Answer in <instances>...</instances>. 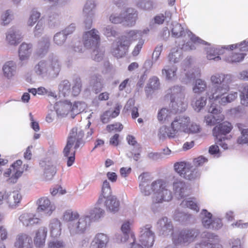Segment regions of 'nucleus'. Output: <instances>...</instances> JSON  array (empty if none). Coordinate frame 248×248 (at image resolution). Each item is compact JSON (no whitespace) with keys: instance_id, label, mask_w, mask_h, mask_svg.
<instances>
[{"instance_id":"nucleus-32","label":"nucleus","mask_w":248,"mask_h":248,"mask_svg":"<svg viewBox=\"0 0 248 248\" xmlns=\"http://www.w3.org/2000/svg\"><path fill=\"white\" fill-rule=\"evenodd\" d=\"M177 70V66L170 63L165 65L162 70V74L165 77L167 80H172L176 75V71Z\"/></svg>"},{"instance_id":"nucleus-48","label":"nucleus","mask_w":248,"mask_h":248,"mask_svg":"<svg viewBox=\"0 0 248 248\" xmlns=\"http://www.w3.org/2000/svg\"><path fill=\"white\" fill-rule=\"evenodd\" d=\"M56 172V167L50 163L46 164L44 168V176L46 180H51Z\"/></svg>"},{"instance_id":"nucleus-36","label":"nucleus","mask_w":248,"mask_h":248,"mask_svg":"<svg viewBox=\"0 0 248 248\" xmlns=\"http://www.w3.org/2000/svg\"><path fill=\"white\" fill-rule=\"evenodd\" d=\"M160 85L159 80L156 77H153L150 78L149 82L145 89V92L147 96L151 95L154 90H157Z\"/></svg>"},{"instance_id":"nucleus-17","label":"nucleus","mask_w":248,"mask_h":248,"mask_svg":"<svg viewBox=\"0 0 248 248\" xmlns=\"http://www.w3.org/2000/svg\"><path fill=\"white\" fill-rule=\"evenodd\" d=\"M36 204L38 205L37 212H44L48 216H50L56 208L55 205L47 197L39 199L36 202Z\"/></svg>"},{"instance_id":"nucleus-63","label":"nucleus","mask_w":248,"mask_h":248,"mask_svg":"<svg viewBox=\"0 0 248 248\" xmlns=\"http://www.w3.org/2000/svg\"><path fill=\"white\" fill-rule=\"evenodd\" d=\"M41 16V14L36 10H32L29 19L28 21V25L29 26L32 27L38 20Z\"/></svg>"},{"instance_id":"nucleus-16","label":"nucleus","mask_w":248,"mask_h":248,"mask_svg":"<svg viewBox=\"0 0 248 248\" xmlns=\"http://www.w3.org/2000/svg\"><path fill=\"white\" fill-rule=\"evenodd\" d=\"M172 189L177 198H184L188 195V186L185 182L180 179H175L172 183Z\"/></svg>"},{"instance_id":"nucleus-60","label":"nucleus","mask_w":248,"mask_h":248,"mask_svg":"<svg viewBox=\"0 0 248 248\" xmlns=\"http://www.w3.org/2000/svg\"><path fill=\"white\" fill-rule=\"evenodd\" d=\"M94 48L95 49L92 53V59L95 61L100 62L103 59L105 51L104 49L100 48L98 46Z\"/></svg>"},{"instance_id":"nucleus-47","label":"nucleus","mask_w":248,"mask_h":248,"mask_svg":"<svg viewBox=\"0 0 248 248\" xmlns=\"http://www.w3.org/2000/svg\"><path fill=\"white\" fill-rule=\"evenodd\" d=\"M95 4L93 0H88L83 8L84 16H93Z\"/></svg>"},{"instance_id":"nucleus-20","label":"nucleus","mask_w":248,"mask_h":248,"mask_svg":"<svg viewBox=\"0 0 248 248\" xmlns=\"http://www.w3.org/2000/svg\"><path fill=\"white\" fill-rule=\"evenodd\" d=\"M232 128V126L230 123L224 122L213 128V134L217 139H219V141L221 142V138L223 137V136H225L230 133Z\"/></svg>"},{"instance_id":"nucleus-38","label":"nucleus","mask_w":248,"mask_h":248,"mask_svg":"<svg viewBox=\"0 0 248 248\" xmlns=\"http://www.w3.org/2000/svg\"><path fill=\"white\" fill-rule=\"evenodd\" d=\"M50 235L52 237H57L61 233V222L57 219L52 220L49 224Z\"/></svg>"},{"instance_id":"nucleus-49","label":"nucleus","mask_w":248,"mask_h":248,"mask_svg":"<svg viewBox=\"0 0 248 248\" xmlns=\"http://www.w3.org/2000/svg\"><path fill=\"white\" fill-rule=\"evenodd\" d=\"M189 167V163L185 161L178 162L174 164V169L182 177Z\"/></svg>"},{"instance_id":"nucleus-7","label":"nucleus","mask_w":248,"mask_h":248,"mask_svg":"<svg viewBox=\"0 0 248 248\" xmlns=\"http://www.w3.org/2000/svg\"><path fill=\"white\" fill-rule=\"evenodd\" d=\"M151 228V225L147 224L141 228L140 232L139 241L147 248L152 247L155 241V234Z\"/></svg>"},{"instance_id":"nucleus-25","label":"nucleus","mask_w":248,"mask_h":248,"mask_svg":"<svg viewBox=\"0 0 248 248\" xmlns=\"http://www.w3.org/2000/svg\"><path fill=\"white\" fill-rule=\"evenodd\" d=\"M120 204V201L115 196L108 198L105 202L107 211L113 214L119 210Z\"/></svg>"},{"instance_id":"nucleus-8","label":"nucleus","mask_w":248,"mask_h":248,"mask_svg":"<svg viewBox=\"0 0 248 248\" xmlns=\"http://www.w3.org/2000/svg\"><path fill=\"white\" fill-rule=\"evenodd\" d=\"M208 114L205 116V121L208 125H214L219 123L223 119V116L220 114L221 108L219 106L212 104L208 108Z\"/></svg>"},{"instance_id":"nucleus-56","label":"nucleus","mask_w":248,"mask_h":248,"mask_svg":"<svg viewBox=\"0 0 248 248\" xmlns=\"http://www.w3.org/2000/svg\"><path fill=\"white\" fill-rule=\"evenodd\" d=\"M67 36L62 31L56 33L53 37V41L55 44L58 46H62L66 41Z\"/></svg>"},{"instance_id":"nucleus-14","label":"nucleus","mask_w":248,"mask_h":248,"mask_svg":"<svg viewBox=\"0 0 248 248\" xmlns=\"http://www.w3.org/2000/svg\"><path fill=\"white\" fill-rule=\"evenodd\" d=\"M89 219V217H85L84 215L80 217H79L73 223H69L68 225L71 234L75 235L84 232L86 229Z\"/></svg>"},{"instance_id":"nucleus-62","label":"nucleus","mask_w":248,"mask_h":248,"mask_svg":"<svg viewBox=\"0 0 248 248\" xmlns=\"http://www.w3.org/2000/svg\"><path fill=\"white\" fill-rule=\"evenodd\" d=\"M103 33L107 37H115L118 35V32L115 28L111 25H108L103 29Z\"/></svg>"},{"instance_id":"nucleus-27","label":"nucleus","mask_w":248,"mask_h":248,"mask_svg":"<svg viewBox=\"0 0 248 248\" xmlns=\"http://www.w3.org/2000/svg\"><path fill=\"white\" fill-rule=\"evenodd\" d=\"M22 200V196L18 191L8 193L7 204L9 208L15 209L17 207Z\"/></svg>"},{"instance_id":"nucleus-1","label":"nucleus","mask_w":248,"mask_h":248,"mask_svg":"<svg viewBox=\"0 0 248 248\" xmlns=\"http://www.w3.org/2000/svg\"><path fill=\"white\" fill-rule=\"evenodd\" d=\"M212 88L211 93L212 98L220 100L218 102L221 105H225L234 101L237 97L238 93L233 92L224 96L229 91V85L232 81V76L231 74L217 73L211 77Z\"/></svg>"},{"instance_id":"nucleus-10","label":"nucleus","mask_w":248,"mask_h":248,"mask_svg":"<svg viewBox=\"0 0 248 248\" xmlns=\"http://www.w3.org/2000/svg\"><path fill=\"white\" fill-rule=\"evenodd\" d=\"M201 237L206 240L197 243L195 248H215V245L220 244L218 236L213 233L203 232L201 234Z\"/></svg>"},{"instance_id":"nucleus-37","label":"nucleus","mask_w":248,"mask_h":248,"mask_svg":"<svg viewBox=\"0 0 248 248\" xmlns=\"http://www.w3.org/2000/svg\"><path fill=\"white\" fill-rule=\"evenodd\" d=\"M173 132L170 126L163 125L158 130V137L159 140H165L167 138L172 139L175 138V135L172 134Z\"/></svg>"},{"instance_id":"nucleus-5","label":"nucleus","mask_w":248,"mask_h":248,"mask_svg":"<svg viewBox=\"0 0 248 248\" xmlns=\"http://www.w3.org/2000/svg\"><path fill=\"white\" fill-rule=\"evenodd\" d=\"M200 233L196 228L183 229L172 236V240L175 245H187L195 241Z\"/></svg>"},{"instance_id":"nucleus-11","label":"nucleus","mask_w":248,"mask_h":248,"mask_svg":"<svg viewBox=\"0 0 248 248\" xmlns=\"http://www.w3.org/2000/svg\"><path fill=\"white\" fill-rule=\"evenodd\" d=\"M159 191L155 193V197L154 200V202L152 205V209L154 212H156L159 211L158 209V204L163 202H169L172 199V195L171 192L165 188V186L161 189Z\"/></svg>"},{"instance_id":"nucleus-57","label":"nucleus","mask_w":248,"mask_h":248,"mask_svg":"<svg viewBox=\"0 0 248 248\" xmlns=\"http://www.w3.org/2000/svg\"><path fill=\"white\" fill-rule=\"evenodd\" d=\"M86 107V104L83 102H75L73 105H72L71 111L76 115L84 111Z\"/></svg>"},{"instance_id":"nucleus-43","label":"nucleus","mask_w":248,"mask_h":248,"mask_svg":"<svg viewBox=\"0 0 248 248\" xmlns=\"http://www.w3.org/2000/svg\"><path fill=\"white\" fill-rule=\"evenodd\" d=\"M105 214V211L103 209L100 208H94L93 209L91 210L89 213V215H85V217H88L89 219L88 220V223L91 220H95L98 219L101 217L103 216Z\"/></svg>"},{"instance_id":"nucleus-52","label":"nucleus","mask_w":248,"mask_h":248,"mask_svg":"<svg viewBox=\"0 0 248 248\" xmlns=\"http://www.w3.org/2000/svg\"><path fill=\"white\" fill-rule=\"evenodd\" d=\"M241 103L242 105L248 107V85H243L240 90Z\"/></svg>"},{"instance_id":"nucleus-50","label":"nucleus","mask_w":248,"mask_h":248,"mask_svg":"<svg viewBox=\"0 0 248 248\" xmlns=\"http://www.w3.org/2000/svg\"><path fill=\"white\" fill-rule=\"evenodd\" d=\"M207 87L206 82L201 79H197L193 87L194 93H200L204 91Z\"/></svg>"},{"instance_id":"nucleus-58","label":"nucleus","mask_w":248,"mask_h":248,"mask_svg":"<svg viewBox=\"0 0 248 248\" xmlns=\"http://www.w3.org/2000/svg\"><path fill=\"white\" fill-rule=\"evenodd\" d=\"M244 53H234L224 58V60L230 63L238 62L242 61L245 57Z\"/></svg>"},{"instance_id":"nucleus-46","label":"nucleus","mask_w":248,"mask_h":248,"mask_svg":"<svg viewBox=\"0 0 248 248\" xmlns=\"http://www.w3.org/2000/svg\"><path fill=\"white\" fill-rule=\"evenodd\" d=\"M180 205L182 207H188L196 212H199L200 208L195 201V199L189 198L188 200L185 199L181 202Z\"/></svg>"},{"instance_id":"nucleus-2","label":"nucleus","mask_w":248,"mask_h":248,"mask_svg":"<svg viewBox=\"0 0 248 248\" xmlns=\"http://www.w3.org/2000/svg\"><path fill=\"white\" fill-rule=\"evenodd\" d=\"M84 131L81 128L75 127L70 131L63 151L64 156L67 157L68 167L71 166L75 161L76 151L84 145Z\"/></svg>"},{"instance_id":"nucleus-42","label":"nucleus","mask_w":248,"mask_h":248,"mask_svg":"<svg viewBox=\"0 0 248 248\" xmlns=\"http://www.w3.org/2000/svg\"><path fill=\"white\" fill-rule=\"evenodd\" d=\"M201 215L203 226L206 229H210L213 220L212 218V214L208 212L206 210L203 209L201 212Z\"/></svg>"},{"instance_id":"nucleus-35","label":"nucleus","mask_w":248,"mask_h":248,"mask_svg":"<svg viewBox=\"0 0 248 248\" xmlns=\"http://www.w3.org/2000/svg\"><path fill=\"white\" fill-rule=\"evenodd\" d=\"M184 175L182 177L189 180H192L198 179L201 175V173L198 169L194 167L189 163V167L184 172Z\"/></svg>"},{"instance_id":"nucleus-22","label":"nucleus","mask_w":248,"mask_h":248,"mask_svg":"<svg viewBox=\"0 0 248 248\" xmlns=\"http://www.w3.org/2000/svg\"><path fill=\"white\" fill-rule=\"evenodd\" d=\"M15 245L17 248H32V239L26 234H19Z\"/></svg>"},{"instance_id":"nucleus-23","label":"nucleus","mask_w":248,"mask_h":248,"mask_svg":"<svg viewBox=\"0 0 248 248\" xmlns=\"http://www.w3.org/2000/svg\"><path fill=\"white\" fill-rule=\"evenodd\" d=\"M22 36L20 31L11 28L7 32L6 40L11 45L16 46L21 41Z\"/></svg>"},{"instance_id":"nucleus-21","label":"nucleus","mask_w":248,"mask_h":248,"mask_svg":"<svg viewBox=\"0 0 248 248\" xmlns=\"http://www.w3.org/2000/svg\"><path fill=\"white\" fill-rule=\"evenodd\" d=\"M173 218L175 221L179 222L182 224L187 225L191 222L193 217L191 214L176 209L173 213Z\"/></svg>"},{"instance_id":"nucleus-41","label":"nucleus","mask_w":248,"mask_h":248,"mask_svg":"<svg viewBox=\"0 0 248 248\" xmlns=\"http://www.w3.org/2000/svg\"><path fill=\"white\" fill-rule=\"evenodd\" d=\"M171 33L172 36L178 38L185 35V31L182 25L174 22L171 24Z\"/></svg>"},{"instance_id":"nucleus-39","label":"nucleus","mask_w":248,"mask_h":248,"mask_svg":"<svg viewBox=\"0 0 248 248\" xmlns=\"http://www.w3.org/2000/svg\"><path fill=\"white\" fill-rule=\"evenodd\" d=\"M58 89L60 95L68 96L71 93V84L68 80L64 79L60 82Z\"/></svg>"},{"instance_id":"nucleus-24","label":"nucleus","mask_w":248,"mask_h":248,"mask_svg":"<svg viewBox=\"0 0 248 248\" xmlns=\"http://www.w3.org/2000/svg\"><path fill=\"white\" fill-rule=\"evenodd\" d=\"M71 107L72 103L67 100L57 102L54 107L57 114L59 115H67L71 111Z\"/></svg>"},{"instance_id":"nucleus-29","label":"nucleus","mask_w":248,"mask_h":248,"mask_svg":"<svg viewBox=\"0 0 248 248\" xmlns=\"http://www.w3.org/2000/svg\"><path fill=\"white\" fill-rule=\"evenodd\" d=\"M109 241V238L108 235L99 233L95 235L93 243L95 248H106Z\"/></svg>"},{"instance_id":"nucleus-59","label":"nucleus","mask_w":248,"mask_h":248,"mask_svg":"<svg viewBox=\"0 0 248 248\" xmlns=\"http://www.w3.org/2000/svg\"><path fill=\"white\" fill-rule=\"evenodd\" d=\"M48 24L51 28H54L60 24V16L57 13H53L48 17Z\"/></svg>"},{"instance_id":"nucleus-45","label":"nucleus","mask_w":248,"mask_h":248,"mask_svg":"<svg viewBox=\"0 0 248 248\" xmlns=\"http://www.w3.org/2000/svg\"><path fill=\"white\" fill-rule=\"evenodd\" d=\"M149 174L147 172H143L139 177V179L140 181L139 186L141 192L145 196H148L150 192L148 190L147 191L145 190L144 188H143V186H145L146 184H148V182H149Z\"/></svg>"},{"instance_id":"nucleus-61","label":"nucleus","mask_w":248,"mask_h":248,"mask_svg":"<svg viewBox=\"0 0 248 248\" xmlns=\"http://www.w3.org/2000/svg\"><path fill=\"white\" fill-rule=\"evenodd\" d=\"M111 189L109 183L107 180L103 182L102 186V195L104 198L107 199L111 197Z\"/></svg>"},{"instance_id":"nucleus-18","label":"nucleus","mask_w":248,"mask_h":248,"mask_svg":"<svg viewBox=\"0 0 248 248\" xmlns=\"http://www.w3.org/2000/svg\"><path fill=\"white\" fill-rule=\"evenodd\" d=\"M188 36L190 37L191 41L187 42L186 44H183L181 46L179 45V49L184 51H187L195 49L193 44H199L210 46V44L208 42L202 40L199 37L196 36L189 31H187Z\"/></svg>"},{"instance_id":"nucleus-6","label":"nucleus","mask_w":248,"mask_h":248,"mask_svg":"<svg viewBox=\"0 0 248 248\" xmlns=\"http://www.w3.org/2000/svg\"><path fill=\"white\" fill-rule=\"evenodd\" d=\"M130 41L127 36H122L113 43L111 53L118 58L124 57L127 52Z\"/></svg>"},{"instance_id":"nucleus-34","label":"nucleus","mask_w":248,"mask_h":248,"mask_svg":"<svg viewBox=\"0 0 248 248\" xmlns=\"http://www.w3.org/2000/svg\"><path fill=\"white\" fill-rule=\"evenodd\" d=\"M32 45L31 44L23 43L20 46L18 53L21 61L26 60L30 57L32 51Z\"/></svg>"},{"instance_id":"nucleus-28","label":"nucleus","mask_w":248,"mask_h":248,"mask_svg":"<svg viewBox=\"0 0 248 248\" xmlns=\"http://www.w3.org/2000/svg\"><path fill=\"white\" fill-rule=\"evenodd\" d=\"M22 162L21 160H18L14 163L9 169L8 171L5 173L8 176L11 175L15 179H18L23 173V169L21 168Z\"/></svg>"},{"instance_id":"nucleus-33","label":"nucleus","mask_w":248,"mask_h":248,"mask_svg":"<svg viewBox=\"0 0 248 248\" xmlns=\"http://www.w3.org/2000/svg\"><path fill=\"white\" fill-rule=\"evenodd\" d=\"M16 69V64L13 61L7 62L2 67L4 76L8 78H12L15 75Z\"/></svg>"},{"instance_id":"nucleus-31","label":"nucleus","mask_w":248,"mask_h":248,"mask_svg":"<svg viewBox=\"0 0 248 248\" xmlns=\"http://www.w3.org/2000/svg\"><path fill=\"white\" fill-rule=\"evenodd\" d=\"M47 232V229L45 227H41L38 230L34 239V244L36 247H41L44 245Z\"/></svg>"},{"instance_id":"nucleus-19","label":"nucleus","mask_w":248,"mask_h":248,"mask_svg":"<svg viewBox=\"0 0 248 248\" xmlns=\"http://www.w3.org/2000/svg\"><path fill=\"white\" fill-rule=\"evenodd\" d=\"M104 80L99 74L92 75L90 78L89 86L93 92L95 93H100L104 88Z\"/></svg>"},{"instance_id":"nucleus-44","label":"nucleus","mask_w":248,"mask_h":248,"mask_svg":"<svg viewBox=\"0 0 248 248\" xmlns=\"http://www.w3.org/2000/svg\"><path fill=\"white\" fill-rule=\"evenodd\" d=\"M149 32L148 28L145 29L142 31L141 30H131L127 32V35L129 38L134 40L142 38L144 35L147 34Z\"/></svg>"},{"instance_id":"nucleus-30","label":"nucleus","mask_w":248,"mask_h":248,"mask_svg":"<svg viewBox=\"0 0 248 248\" xmlns=\"http://www.w3.org/2000/svg\"><path fill=\"white\" fill-rule=\"evenodd\" d=\"M123 15L124 17V21L127 23V25L132 26L135 24L138 13L134 9L127 8L123 12Z\"/></svg>"},{"instance_id":"nucleus-26","label":"nucleus","mask_w":248,"mask_h":248,"mask_svg":"<svg viewBox=\"0 0 248 248\" xmlns=\"http://www.w3.org/2000/svg\"><path fill=\"white\" fill-rule=\"evenodd\" d=\"M49 46V38L47 37H42L38 42L36 54L41 57H44L47 53Z\"/></svg>"},{"instance_id":"nucleus-55","label":"nucleus","mask_w":248,"mask_h":248,"mask_svg":"<svg viewBox=\"0 0 248 248\" xmlns=\"http://www.w3.org/2000/svg\"><path fill=\"white\" fill-rule=\"evenodd\" d=\"M168 58L170 62L177 63L183 58L182 51L178 48L175 51L173 50L169 54Z\"/></svg>"},{"instance_id":"nucleus-53","label":"nucleus","mask_w":248,"mask_h":248,"mask_svg":"<svg viewBox=\"0 0 248 248\" xmlns=\"http://www.w3.org/2000/svg\"><path fill=\"white\" fill-rule=\"evenodd\" d=\"M79 217V214L77 212H73L71 210L65 211L63 214V220L69 223H73Z\"/></svg>"},{"instance_id":"nucleus-3","label":"nucleus","mask_w":248,"mask_h":248,"mask_svg":"<svg viewBox=\"0 0 248 248\" xmlns=\"http://www.w3.org/2000/svg\"><path fill=\"white\" fill-rule=\"evenodd\" d=\"M61 68V62L57 55L51 54L48 60H41L36 64L34 68L35 73L42 78H56Z\"/></svg>"},{"instance_id":"nucleus-15","label":"nucleus","mask_w":248,"mask_h":248,"mask_svg":"<svg viewBox=\"0 0 248 248\" xmlns=\"http://www.w3.org/2000/svg\"><path fill=\"white\" fill-rule=\"evenodd\" d=\"M237 47V44L232 45L228 46H218V47H212L206 48L207 58L208 60H214L218 61L221 60L219 56H216V55H221L225 53V51H229L230 50H233Z\"/></svg>"},{"instance_id":"nucleus-64","label":"nucleus","mask_w":248,"mask_h":248,"mask_svg":"<svg viewBox=\"0 0 248 248\" xmlns=\"http://www.w3.org/2000/svg\"><path fill=\"white\" fill-rule=\"evenodd\" d=\"M123 12L120 14L113 13L109 16L110 21L114 24H119L124 21Z\"/></svg>"},{"instance_id":"nucleus-9","label":"nucleus","mask_w":248,"mask_h":248,"mask_svg":"<svg viewBox=\"0 0 248 248\" xmlns=\"http://www.w3.org/2000/svg\"><path fill=\"white\" fill-rule=\"evenodd\" d=\"M156 229L160 236H168L174 234L173 223L171 220L167 217H164L158 220Z\"/></svg>"},{"instance_id":"nucleus-4","label":"nucleus","mask_w":248,"mask_h":248,"mask_svg":"<svg viewBox=\"0 0 248 248\" xmlns=\"http://www.w3.org/2000/svg\"><path fill=\"white\" fill-rule=\"evenodd\" d=\"M185 92V87L178 85L167 90L166 95L170 98V107L173 113L181 112L186 110V105L184 103Z\"/></svg>"},{"instance_id":"nucleus-51","label":"nucleus","mask_w":248,"mask_h":248,"mask_svg":"<svg viewBox=\"0 0 248 248\" xmlns=\"http://www.w3.org/2000/svg\"><path fill=\"white\" fill-rule=\"evenodd\" d=\"M207 97L201 96L195 101H192V105L194 109L197 111H200L206 104Z\"/></svg>"},{"instance_id":"nucleus-54","label":"nucleus","mask_w":248,"mask_h":248,"mask_svg":"<svg viewBox=\"0 0 248 248\" xmlns=\"http://www.w3.org/2000/svg\"><path fill=\"white\" fill-rule=\"evenodd\" d=\"M114 239L118 243H125L127 242L130 244L131 242L132 241L130 240V236H129V234L124 233L122 232L115 233Z\"/></svg>"},{"instance_id":"nucleus-12","label":"nucleus","mask_w":248,"mask_h":248,"mask_svg":"<svg viewBox=\"0 0 248 248\" xmlns=\"http://www.w3.org/2000/svg\"><path fill=\"white\" fill-rule=\"evenodd\" d=\"M190 119L188 117L185 116H179L175 118L171 124L170 127L175 135L177 137L179 133L184 132L185 133L186 126H189Z\"/></svg>"},{"instance_id":"nucleus-40","label":"nucleus","mask_w":248,"mask_h":248,"mask_svg":"<svg viewBox=\"0 0 248 248\" xmlns=\"http://www.w3.org/2000/svg\"><path fill=\"white\" fill-rule=\"evenodd\" d=\"M240 131H241V136L237 139V142L239 144L248 143V128H245L246 127L242 124L238 123L236 124Z\"/></svg>"},{"instance_id":"nucleus-13","label":"nucleus","mask_w":248,"mask_h":248,"mask_svg":"<svg viewBox=\"0 0 248 248\" xmlns=\"http://www.w3.org/2000/svg\"><path fill=\"white\" fill-rule=\"evenodd\" d=\"M83 39L84 46L87 48L96 47L100 41L99 32L95 29L86 31L83 35Z\"/></svg>"}]
</instances>
